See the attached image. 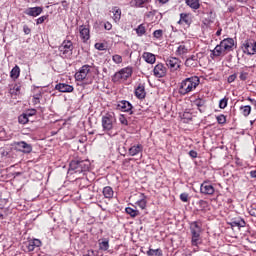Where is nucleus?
<instances>
[{"instance_id":"f257e3e1","label":"nucleus","mask_w":256,"mask_h":256,"mask_svg":"<svg viewBox=\"0 0 256 256\" xmlns=\"http://www.w3.org/2000/svg\"><path fill=\"white\" fill-rule=\"evenodd\" d=\"M202 227L203 224H201L200 221H194L190 223L191 246L194 247V253L199 251V245H202L203 243V238H201V233H203Z\"/></svg>"},{"instance_id":"f03ea898","label":"nucleus","mask_w":256,"mask_h":256,"mask_svg":"<svg viewBox=\"0 0 256 256\" xmlns=\"http://www.w3.org/2000/svg\"><path fill=\"white\" fill-rule=\"evenodd\" d=\"M199 83H201V80L198 76L186 78L180 83L178 93L180 95H187L191 93V91H195L197 87H199Z\"/></svg>"},{"instance_id":"7ed1b4c3","label":"nucleus","mask_w":256,"mask_h":256,"mask_svg":"<svg viewBox=\"0 0 256 256\" xmlns=\"http://www.w3.org/2000/svg\"><path fill=\"white\" fill-rule=\"evenodd\" d=\"M90 166L89 160H72L69 166V173H84L89 171Z\"/></svg>"},{"instance_id":"20e7f679","label":"nucleus","mask_w":256,"mask_h":256,"mask_svg":"<svg viewBox=\"0 0 256 256\" xmlns=\"http://www.w3.org/2000/svg\"><path fill=\"white\" fill-rule=\"evenodd\" d=\"M133 75V68L131 67H126L122 68L120 71L116 72L113 77L112 81L113 83H121L123 81H127L129 77Z\"/></svg>"},{"instance_id":"39448f33","label":"nucleus","mask_w":256,"mask_h":256,"mask_svg":"<svg viewBox=\"0 0 256 256\" xmlns=\"http://www.w3.org/2000/svg\"><path fill=\"white\" fill-rule=\"evenodd\" d=\"M115 113H107L102 117V127L104 131H112L115 123Z\"/></svg>"},{"instance_id":"423d86ee","label":"nucleus","mask_w":256,"mask_h":256,"mask_svg":"<svg viewBox=\"0 0 256 256\" xmlns=\"http://www.w3.org/2000/svg\"><path fill=\"white\" fill-rule=\"evenodd\" d=\"M59 52L62 57H69L73 53V42L64 40L59 46Z\"/></svg>"},{"instance_id":"0eeeda50","label":"nucleus","mask_w":256,"mask_h":256,"mask_svg":"<svg viewBox=\"0 0 256 256\" xmlns=\"http://www.w3.org/2000/svg\"><path fill=\"white\" fill-rule=\"evenodd\" d=\"M13 147L15 151L29 155L33 151V146L25 141L14 142Z\"/></svg>"},{"instance_id":"6e6552de","label":"nucleus","mask_w":256,"mask_h":256,"mask_svg":"<svg viewBox=\"0 0 256 256\" xmlns=\"http://www.w3.org/2000/svg\"><path fill=\"white\" fill-rule=\"evenodd\" d=\"M166 65L170 71H178V69H181V60L177 57H169L166 60Z\"/></svg>"},{"instance_id":"1a4fd4ad","label":"nucleus","mask_w":256,"mask_h":256,"mask_svg":"<svg viewBox=\"0 0 256 256\" xmlns=\"http://www.w3.org/2000/svg\"><path fill=\"white\" fill-rule=\"evenodd\" d=\"M89 73H91V66H82L80 70L75 74L76 81H84V79H87V75H89Z\"/></svg>"},{"instance_id":"9d476101","label":"nucleus","mask_w":256,"mask_h":256,"mask_svg":"<svg viewBox=\"0 0 256 256\" xmlns=\"http://www.w3.org/2000/svg\"><path fill=\"white\" fill-rule=\"evenodd\" d=\"M79 33L83 43H87L89 39H91V30L89 29V26H85V25L79 26Z\"/></svg>"},{"instance_id":"9b49d317","label":"nucleus","mask_w":256,"mask_h":256,"mask_svg":"<svg viewBox=\"0 0 256 256\" xmlns=\"http://www.w3.org/2000/svg\"><path fill=\"white\" fill-rule=\"evenodd\" d=\"M242 50L243 53H245L246 55H255L253 39L245 40L244 43L242 44Z\"/></svg>"},{"instance_id":"f8f14e48","label":"nucleus","mask_w":256,"mask_h":256,"mask_svg":"<svg viewBox=\"0 0 256 256\" xmlns=\"http://www.w3.org/2000/svg\"><path fill=\"white\" fill-rule=\"evenodd\" d=\"M185 67H188L189 69H195L199 67V56L198 55H191L189 56L184 63Z\"/></svg>"},{"instance_id":"ddd939ff","label":"nucleus","mask_w":256,"mask_h":256,"mask_svg":"<svg viewBox=\"0 0 256 256\" xmlns=\"http://www.w3.org/2000/svg\"><path fill=\"white\" fill-rule=\"evenodd\" d=\"M154 76L158 79L167 75V68L162 63L157 64L153 69Z\"/></svg>"},{"instance_id":"4468645a","label":"nucleus","mask_w":256,"mask_h":256,"mask_svg":"<svg viewBox=\"0 0 256 256\" xmlns=\"http://www.w3.org/2000/svg\"><path fill=\"white\" fill-rule=\"evenodd\" d=\"M221 47L226 53H229V51H233V47L235 45V40L233 38H226L220 42Z\"/></svg>"},{"instance_id":"2eb2a0df","label":"nucleus","mask_w":256,"mask_h":256,"mask_svg":"<svg viewBox=\"0 0 256 256\" xmlns=\"http://www.w3.org/2000/svg\"><path fill=\"white\" fill-rule=\"evenodd\" d=\"M26 251L28 253H31L34 249H37V247H41V240L39 239H31L25 242Z\"/></svg>"},{"instance_id":"dca6fc26","label":"nucleus","mask_w":256,"mask_h":256,"mask_svg":"<svg viewBox=\"0 0 256 256\" xmlns=\"http://www.w3.org/2000/svg\"><path fill=\"white\" fill-rule=\"evenodd\" d=\"M200 193L203 195H213V193H215V187L207 182H204L200 186Z\"/></svg>"},{"instance_id":"f3484780","label":"nucleus","mask_w":256,"mask_h":256,"mask_svg":"<svg viewBox=\"0 0 256 256\" xmlns=\"http://www.w3.org/2000/svg\"><path fill=\"white\" fill-rule=\"evenodd\" d=\"M55 89L57 91H60V93H73L74 88L72 85L66 84V83H60L55 86Z\"/></svg>"},{"instance_id":"a211bd4d","label":"nucleus","mask_w":256,"mask_h":256,"mask_svg":"<svg viewBox=\"0 0 256 256\" xmlns=\"http://www.w3.org/2000/svg\"><path fill=\"white\" fill-rule=\"evenodd\" d=\"M118 109H120V111H123L124 113H130V115L133 114V111H131L133 109V105H131L129 101H121L118 104Z\"/></svg>"},{"instance_id":"6ab92c4d","label":"nucleus","mask_w":256,"mask_h":256,"mask_svg":"<svg viewBox=\"0 0 256 256\" xmlns=\"http://www.w3.org/2000/svg\"><path fill=\"white\" fill-rule=\"evenodd\" d=\"M25 13H26V15H29L30 17H39V15H41V13H43V8L39 7V6L28 8Z\"/></svg>"},{"instance_id":"aec40b11","label":"nucleus","mask_w":256,"mask_h":256,"mask_svg":"<svg viewBox=\"0 0 256 256\" xmlns=\"http://www.w3.org/2000/svg\"><path fill=\"white\" fill-rule=\"evenodd\" d=\"M227 54L221 44L217 45L210 54V57L213 59V57H221L222 55Z\"/></svg>"},{"instance_id":"412c9836","label":"nucleus","mask_w":256,"mask_h":256,"mask_svg":"<svg viewBox=\"0 0 256 256\" xmlns=\"http://www.w3.org/2000/svg\"><path fill=\"white\" fill-rule=\"evenodd\" d=\"M142 58L144 59V61L146 63H149L150 65H153L157 61L155 54H153L151 52H144L142 54Z\"/></svg>"},{"instance_id":"4be33fe9","label":"nucleus","mask_w":256,"mask_h":256,"mask_svg":"<svg viewBox=\"0 0 256 256\" xmlns=\"http://www.w3.org/2000/svg\"><path fill=\"white\" fill-rule=\"evenodd\" d=\"M142 152H143V145L141 144L134 145L130 147L128 150V153L131 157H135V155H139Z\"/></svg>"},{"instance_id":"5701e85b","label":"nucleus","mask_w":256,"mask_h":256,"mask_svg":"<svg viewBox=\"0 0 256 256\" xmlns=\"http://www.w3.org/2000/svg\"><path fill=\"white\" fill-rule=\"evenodd\" d=\"M135 95L137 99H145V95H147V93L145 92V85L139 84L135 89Z\"/></svg>"},{"instance_id":"b1692460","label":"nucleus","mask_w":256,"mask_h":256,"mask_svg":"<svg viewBox=\"0 0 256 256\" xmlns=\"http://www.w3.org/2000/svg\"><path fill=\"white\" fill-rule=\"evenodd\" d=\"M201 0H185L186 5L190 7V9H193L194 11H197L201 7Z\"/></svg>"},{"instance_id":"393cba45","label":"nucleus","mask_w":256,"mask_h":256,"mask_svg":"<svg viewBox=\"0 0 256 256\" xmlns=\"http://www.w3.org/2000/svg\"><path fill=\"white\" fill-rule=\"evenodd\" d=\"M178 23L179 25H191V18L189 17V14L181 13Z\"/></svg>"},{"instance_id":"a878e982","label":"nucleus","mask_w":256,"mask_h":256,"mask_svg":"<svg viewBox=\"0 0 256 256\" xmlns=\"http://www.w3.org/2000/svg\"><path fill=\"white\" fill-rule=\"evenodd\" d=\"M102 193L105 199H113L114 192L113 188H111L110 186L104 187Z\"/></svg>"},{"instance_id":"bb28decb","label":"nucleus","mask_w":256,"mask_h":256,"mask_svg":"<svg viewBox=\"0 0 256 256\" xmlns=\"http://www.w3.org/2000/svg\"><path fill=\"white\" fill-rule=\"evenodd\" d=\"M98 245L100 251H109V239L104 238L102 240H99Z\"/></svg>"},{"instance_id":"cd10ccee","label":"nucleus","mask_w":256,"mask_h":256,"mask_svg":"<svg viewBox=\"0 0 256 256\" xmlns=\"http://www.w3.org/2000/svg\"><path fill=\"white\" fill-rule=\"evenodd\" d=\"M112 13L115 23H119L121 21V10L118 7H113Z\"/></svg>"},{"instance_id":"c85d7f7f","label":"nucleus","mask_w":256,"mask_h":256,"mask_svg":"<svg viewBox=\"0 0 256 256\" xmlns=\"http://www.w3.org/2000/svg\"><path fill=\"white\" fill-rule=\"evenodd\" d=\"M187 53H189V48L185 46V44H181L180 46H178L176 50V55H187Z\"/></svg>"},{"instance_id":"c756f323","label":"nucleus","mask_w":256,"mask_h":256,"mask_svg":"<svg viewBox=\"0 0 256 256\" xmlns=\"http://www.w3.org/2000/svg\"><path fill=\"white\" fill-rule=\"evenodd\" d=\"M147 255L148 256H163V250H161V248H157V249H149L147 251Z\"/></svg>"},{"instance_id":"7c9ffc66","label":"nucleus","mask_w":256,"mask_h":256,"mask_svg":"<svg viewBox=\"0 0 256 256\" xmlns=\"http://www.w3.org/2000/svg\"><path fill=\"white\" fill-rule=\"evenodd\" d=\"M21 73V69L19 68V66H15L11 72H10V77L12 79H19V75Z\"/></svg>"},{"instance_id":"2f4dec72","label":"nucleus","mask_w":256,"mask_h":256,"mask_svg":"<svg viewBox=\"0 0 256 256\" xmlns=\"http://www.w3.org/2000/svg\"><path fill=\"white\" fill-rule=\"evenodd\" d=\"M240 111L244 117H249V115H251V106H241Z\"/></svg>"},{"instance_id":"473e14b6","label":"nucleus","mask_w":256,"mask_h":256,"mask_svg":"<svg viewBox=\"0 0 256 256\" xmlns=\"http://www.w3.org/2000/svg\"><path fill=\"white\" fill-rule=\"evenodd\" d=\"M231 227H245V220L238 219L230 222Z\"/></svg>"},{"instance_id":"72a5a7b5","label":"nucleus","mask_w":256,"mask_h":256,"mask_svg":"<svg viewBox=\"0 0 256 256\" xmlns=\"http://www.w3.org/2000/svg\"><path fill=\"white\" fill-rule=\"evenodd\" d=\"M18 123L21 125H27L29 123V116L27 114H22L18 117Z\"/></svg>"},{"instance_id":"f704fd0d","label":"nucleus","mask_w":256,"mask_h":256,"mask_svg":"<svg viewBox=\"0 0 256 256\" xmlns=\"http://www.w3.org/2000/svg\"><path fill=\"white\" fill-rule=\"evenodd\" d=\"M127 215H130V217H137L139 216V210L133 209L131 207H127L125 209Z\"/></svg>"},{"instance_id":"c9c22d12","label":"nucleus","mask_w":256,"mask_h":256,"mask_svg":"<svg viewBox=\"0 0 256 256\" xmlns=\"http://www.w3.org/2000/svg\"><path fill=\"white\" fill-rule=\"evenodd\" d=\"M136 33H137L138 37H143V35H145V33H146L145 26H143V24L139 25L136 28Z\"/></svg>"},{"instance_id":"e433bc0d","label":"nucleus","mask_w":256,"mask_h":256,"mask_svg":"<svg viewBox=\"0 0 256 256\" xmlns=\"http://www.w3.org/2000/svg\"><path fill=\"white\" fill-rule=\"evenodd\" d=\"M216 119L220 125H224V123H227V118L223 114L217 116Z\"/></svg>"},{"instance_id":"4c0bfd02","label":"nucleus","mask_w":256,"mask_h":256,"mask_svg":"<svg viewBox=\"0 0 256 256\" xmlns=\"http://www.w3.org/2000/svg\"><path fill=\"white\" fill-rule=\"evenodd\" d=\"M112 61H114V63H117V64L123 63V57H121V55L116 54L112 57Z\"/></svg>"},{"instance_id":"58836bf2","label":"nucleus","mask_w":256,"mask_h":256,"mask_svg":"<svg viewBox=\"0 0 256 256\" xmlns=\"http://www.w3.org/2000/svg\"><path fill=\"white\" fill-rule=\"evenodd\" d=\"M228 101H229V99H227V98L221 99L219 102L220 109H225V107H227Z\"/></svg>"},{"instance_id":"ea45409f","label":"nucleus","mask_w":256,"mask_h":256,"mask_svg":"<svg viewBox=\"0 0 256 256\" xmlns=\"http://www.w3.org/2000/svg\"><path fill=\"white\" fill-rule=\"evenodd\" d=\"M194 104L197 106V107H204L205 105V100L204 99H201V98H198L194 101Z\"/></svg>"},{"instance_id":"a19ab883","label":"nucleus","mask_w":256,"mask_h":256,"mask_svg":"<svg viewBox=\"0 0 256 256\" xmlns=\"http://www.w3.org/2000/svg\"><path fill=\"white\" fill-rule=\"evenodd\" d=\"M137 205L140 209H145V207H147V201L145 199H141L137 201Z\"/></svg>"},{"instance_id":"79ce46f5","label":"nucleus","mask_w":256,"mask_h":256,"mask_svg":"<svg viewBox=\"0 0 256 256\" xmlns=\"http://www.w3.org/2000/svg\"><path fill=\"white\" fill-rule=\"evenodd\" d=\"M153 37L156 39H161L163 37V30H156L153 32Z\"/></svg>"},{"instance_id":"37998d69","label":"nucleus","mask_w":256,"mask_h":256,"mask_svg":"<svg viewBox=\"0 0 256 256\" xmlns=\"http://www.w3.org/2000/svg\"><path fill=\"white\" fill-rule=\"evenodd\" d=\"M180 200L183 201V203H187L189 201V194L187 193L180 194Z\"/></svg>"},{"instance_id":"c03bdc74","label":"nucleus","mask_w":256,"mask_h":256,"mask_svg":"<svg viewBox=\"0 0 256 256\" xmlns=\"http://www.w3.org/2000/svg\"><path fill=\"white\" fill-rule=\"evenodd\" d=\"M247 77H249V73L247 72H240V76H239V79L240 81H247Z\"/></svg>"},{"instance_id":"a18cd8bd","label":"nucleus","mask_w":256,"mask_h":256,"mask_svg":"<svg viewBox=\"0 0 256 256\" xmlns=\"http://www.w3.org/2000/svg\"><path fill=\"white\" fill-rule=\"evenodd\" d=\"M119 121H120L121 125H126V126L129 125V121H127V118H125L124 115H121L119 117Z\"/></svg>"},{"instance_id":"49530a36","label":"nucleus","mask_w":256,"mask_h":256,"mask_svg":"<svg viewBox=\"0 0 256 256\" xmlns=\"http://www.w3.org/2000/svg\"><path fill=\"white\" fill-rule=\"evenodd\" d=\"M45 20H47V16H41L36 20V25H41L45 23Z\"/></svg>"},{"instance_id":"de8ad7c7","label":"nucleus","mask_w":256,"mask_h":256,"mask_svg":"<svg viewBox=\"0 0 256 256\" xmlns=\"http://www.w3.org/2000/svg\"><path fill=\"white\" fill-rule=\"evenodd\" d=\"M95 49H97L98 51H105V44H103V43H96L95 44Z\"/></svg>"},{"instance_id":"09e8293b","label":"nucleus","mask_w":256,"mask_h":256,"mask_svg":"<svg viewBox=\"0 0 256 256\" xmlns=\"http://www.w3.org/2000/svg\"><path fill=\"white\" fill-rule=\"evenodd\" d=\"M144 3H147V0H135L136 7H141Z\"/></svg>"},{"instance_id":"8fccbe9b","label":"nucleus","mask_w":256,"mask_h":256,"mask_svg":"<svg viewBox=\"0 0 256 256\" xmlns=\"http://www.w3.org/2000/svg\"><path fill=\"white\" fill-rule=\"evenodd\" d=\"M235 79H237V74H232L228 77L227 81H228V83H233V81H235Z\"/></svg>"},{"instance_id":"3c124183","label":"nucleus","mask_w":256,"mask_h":256,"mask_svg":"<svg viewBox=\"0 0 256 256\" xmlns=\"http://www.w3.org/2000/svg\"><path fill=\"white\" fill-rule=\"evenodd\" d=\"M104 28L106 29V31H111V29H113V25L110 22H106L104 24Z\"/></svg>"},{"instance_id":"603ef678","label":"nucleus","mask_w":256,"mask_h":256,"mask_svg":"<svg viewBox=\"0 0 256 256\" xmlns=\"http://www.w3.org/2000/svg\"><path fill=\"white\" fill-rule=\"evenodd\" d=\"M23 32L25 33V35H29L31 33V28H29V26L27 25H24Z\"/></svg>"},{"instance_id":"864d4df0","label":"nucleus","mask_w":256,"mask_h":256,"mask_svg":"<svg viewBox=\"0 0 256 256\" xmlns=\"http://www.w3.org/2000/svg\"><path fill=\"white\" fill-rule=\"evenodd\" d=\"M33 103H35V105H37V103H39V99H41V94H36L33 96Z\"/></svg>"},{"instance_id":"5fc2aeb1","label":"nucleus","mask_w":256,"mask_h":256,"mask_svg":"<svg viewBox=\"0 0 256 256\" xmlns=\"http://www.w3.org/2000/svg\"><path fill=\"white\" fill-rule=\"evenodd\" d=\"M189 155H190V157H192V159H197V151L191 150L189 152Z\"/></svg>"},{"instance_id":"6e6d98bb","label":"nucleus","mask_w":256,"mask_h":256,"mask_svg":"<svg viewBox=\"0 0 256 256\" xmlns=\"http://www.w3.org/2000/svg\"><path fill=\"white\" fill-rule=\"evenodd\" d=\"M249 215H251V217H256V208H250Z\"/></svg>"},{"instance_id":"4d7b16f0","label":"nucleus","mask_w":256,"mask_h":256,"mask_svg":"<svg viewBox=\"0 0 256 256\" xmlns=\"http://www.w3.org/2000/svg\"><path fill=\"white\" fill-rule=\"evenodd\" d=\"M35 113H37L36 110H31L30 112L24 113L25 115H28V117H33V115H35Z\"/></svg>"},{"instance_id":"13d9d810","label":"nucleus","mask_w":256,"mask_h":256,"mask_svg":"<svg viewBox=\"0 0 256 256\" xmlns=\"http://www.w3.org/2000/svg\"><path fill=\"white\" fill-rule=\"evenodd\" d=\"M83 256H95V251L93 250H88L87 254L83 255Z\"/></svg>"},{"instance_id":"bf43d9fd","label":"nucleus","mask_w":256,"mask_h":256,"mask_svg":"<svg viewBox=\"0 0 256 256\" xmlns=\"http://www.w3.org/2000/svg\"><path fill=\"white\" fill-rule=\"evenodd\" d=\"M250 177H251L252 179H256V170L250 171Z\"/></svg>"},{"instance_id":"052dcab7","label":"nucleus","mask_w":256,"mask_h":256,"mask_svg":"<svg viewBox=\"0 0 256 256\" xmlns=\"http://www.w3.org/2000/svg\"><path fill=\"white\" fill-rule=\"evenodd\" d=\"M161 5H165L166 3H169V0H158Z\"/></svg>"},{"instance_id":"680f3d73","label":"nucleus","mask_w":256,"mask_h":256,"mask_svg":"<svg viewBox=\"0 0 256 256\" xmlns=\"http://www.w3.org/2000/svg\"><path fill=\"white\" fill-rule=\"evenodd\" d=\"M222 31H223V29H221V28L217 30V32H216L217 37L221 36Z\"/></svg>"},{"instance_id":"e2e57ef3","label":"nucleus","mask_w":256,"mask_h":256,"mask_svg":"<svg viewBox=\"0 0 256 256\" xmlns=\"http://www.w3.org/2000/svg\"><path fill=\"white\" fill-rule=\"evenodd\" d=\"M253 45H254V55H256V41L253 40Z\"/></svg>"},{"instance_id":"0e129e2a","label":"nucleus","mask_w":256,"mask_h":256,"mask_svg":"<svg viewBox=\"0 0 256 256\" xmlns=\"http://www.w3.org/2000/svg\"><path fill=\"white\" fill-rule=\"evenodd\" d=\"M238 1V3H247V1H249V0H237Z\"/></svg>"},{"instance_id":"69168bd1","label":"nucleus","mask_w":256,"mask_h":256,"mask_svg":"<svg viewBox=\"0 0 256 256\" xmlns=\"http://www.w3.org/2000/svg\"><path fill=\"white\" fill-rule=\"evenodd\" d=\"M248 101H251V103H255L256 105V101L254 99L248 98Z\"/></svg>"},{"instance_id":"338daca9","label":"nucleus","mask_w":256,"mask_h":256,"mask_svg":"<svg viewBox=\"0 0 256 256\" xmlns=\"http://www.w3.org/2000/svg\"><path fill=\"white\" fill-rule=\"evenodd\" d=\"M213 19H214V17H212V18L209 20V23H213Z\"/></svg>"},{"instance_id":"774afa93","label":"nucleus","mask_w":256,"mask_h":256,"mask_svg":"<svg viewBox=\"0 0 256 256\" xmlns=\"http://www.w3.org/2000/svg\"><path fill=\"white\" fill-rule=\"evenodd\" d=\"M16 91H19V88H16Z\"/></svg>"}]
</instances>
